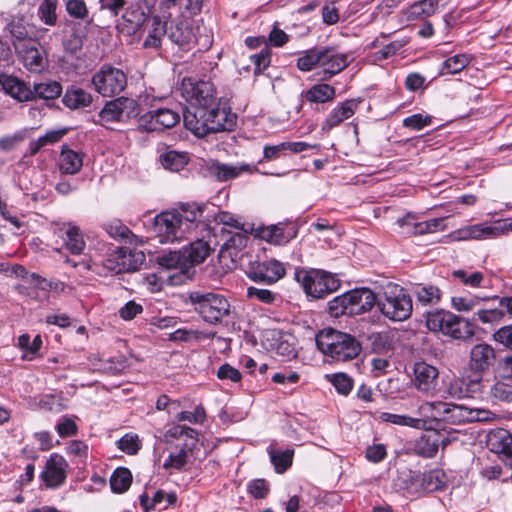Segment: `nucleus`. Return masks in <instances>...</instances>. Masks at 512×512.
<instances>
[{
	"label": "nucleus",
	"mask_w": 512,
	"mask_h": 512,
	"mask_svg": "<svg viewBox=\"0 0 512 512\" xmlns=\"http://www.w3.org/2000/svg\"><path fill=\"white\" fill-rule=\"evenodd\" d=\"M359 101L355 99L346 100L341 103L338 107L334 108L325 121L322 124L323 131H330L334 127L338 126L344 120L349 119L354 115L358 108Z\"/></svg>",
	"instance_id": "nucleus-24"
},
{
	"label": "nucleus",
	"mask_w": 512,
	"mask_h": 512,
	"mask_svg": "<svg viewBox=\"0 0 512 512\" xmlns=\"http://www.w3.org/2000/svg\"><path fill=\"white\" fill-rule=\"evenodd\" d=\"M215 219L217 223L222 224V228L225 229L233 231H252V227L249 224L242 222L238 217L229 212H220Z\"/></svg>",
	"instance_id": "nucleus-49"
},
{
	"label": "nucleus",
	"mask_w": 512,
	"mask_h": 512,
	"mask_svg": "<svg viewBox=\"0 0 512 512\" xmlns=\"http://www.w3.org/2000/svg\"><path fill=\"white\" fill-rule=\"evenodd\" d=\"M317 348L327 357L346 362L359 356L361 343L352 335L332 328H326L316 335Z\"/></svg>",
	"instance_id": "nucleus-4"
},
{
	"label": "nucleus",
	"mask_w": 512,
	"mask_h": 512,
	"mask_svg": "<svg viewBox=\"0 0 512 512\" xmlns=\"http://www.w3.org/2000/svg\"><path fill=\"white\" fill-rule=\"evenodd\" d=\"M413 383L417 390L430 392L435 389L439 375L438 369L426 362H417L414 365Z\"/></svg>",
	"instance_id": "nucleus-21"
},
{
	"label": "nucleus",
	"mask_w": 512,
	"mask_h": 512,
	"mask_svg": "<svg viewBox=\"0 0 512 512\" xmlns=\"http://www.w3.org/2000/svg\"><path fill=\"white\" fill-rule=\"evenodd\" d=\"M443 411L445 422L457 425L470 422V408L465 405L445 402Z\"/></svg>",
	"instance_id": "nucleus-34"
},
{
	"label": "nucleus",
	"mask_w": 512,
	"mask_h": 512,
	"mask_svg": "<svg viewBox=\"0 0 512 512\" xmlns=\"http://www.w3.org/2000/svg\"><path fill=\"white\" fill-rule=\"evenodd\" d=\"M160 162L165 169L178 172L188 164L189 156L186 152L167 150L160 155Z\"/></svg>",
	"instance_id": "nucleus-35"
},
{
	"label": "nucleus",
	"mask_w": 512,
	"mask_h": 512,
	"mask_svg": "<svg viewBox=\"0 0 512 512\" xmlns=\"http://www.w3.org/2000/svg\"><path fill=\"white\" fill-rule=\"evenodd\" d=\"M258 236L269 243L281 245L289 241V237L285 236L284 229L277 225L260 228Z\"/></svg>",
	"instance_id": "nucleus-47"
},
{
	"label": "nucleus",
	"mask_w": 512,
	"mask_h": 512,
	"mask_svg": "<svg viewBox=\"0 0 512 512\" xmlns=\"http://www.w3.org/2000/svg\"><path fill=\"white\" fill-rule=\"evenodd\" d=\"M182 251L187 266H193L202 263L210 255L212 248L208 241L204 239H196Z\"/></svg>",
	"instance_id": "nucleus-27"
},
{
	"label": "nucleus",
	"mask_w": 512,
	"mask_h": 512,
	"mask_svg": "<svg viewBox=\"0 0 512 512\" xmlns=\"http://www.w3.org/2000/svg\"><path fill=\"white\" fill-rule=\"evenodd\" d=\"M53 233L64 241L65 247L75 255L81 254L85 248L83 235L72 223H54Z\"/></svg>",
	"instance_id": "nucleus-17"
},
{
	"label": "nucleus",
	"mask_w": 512,
	"mask_h": 512,
	"mask_svg": "<svg viewBox=\"0 0 512 512\" xmlns=\"http://www.w3.org/2000/svg\"><path fill=\"white\" fill-rule=\"evenodd\" d=\"M0 85L7 94L20 102L33 101L37 98L54 100L62 94V85L55 80L34 83L31 88L16 76L0 74Z\"/></svg>",
	"instance_id": "nucleus-6"
},
{
	"label": "nucleus",
	"mask_w": 512,
	"mask_h": 512,
	"mask_svg": "<svg viewBox=\"0 0 512 512\" xmlns=\"http://www.w3.org/2000/svg\"><path fill=\"white\" fill-rule=\"evenodd\" d=\"M205 205L185 203L164 211L154 219V231L161 243H174L186 238L200 224Z\"/></svg>",
	"instance_id": "nucleus-2"
},
{
	"label": "nucleus",
	"mask_w": 512,
	"mask_h": 512,
	"mask_svg": "<svg viewBox=\"0 0 512 512\" xmlns=\"http://www.w3.org/2000/svg\"><path fill=\"white\" fill-rule=\"evenodd\" d=\"M67 467L68 464L65 458L57 453H53L47 460L45 468L40 474V478L47 487L57 488L66 480Z\"/></svg>",
	"instance_id": "nucleus-16"
},
{
	"label": "nucleus",
	"mask_w": 512,
	"mask_h": 512,
	"mask_svg": "<svg viewBox=\"0 0 512 512\" xmlns=\"http://www.w3.org/2000/svg\"><path fill=\"white\" fill-rule=\"evenodd\" d=\"M267 335V339L271 341V350L288 358L295 356L294 337L291 334L280 330H271Z\"/></svg>",
	"instance_id": "nucleus-26"
},
{
	"label": "nucleus",
	"mask_w": 512,
	"mask_h": 512,
	"mask_svg": "<svg viewBox=\"0 0 512 512\" xmlns=\"http://www.w3.org/2000/svg\"><path fill=\"white\" fill-rule=\"evenodd\" d=\"M319 49V68L323 71L322 80H329L343 71L351 62L349 53L339 52L335 47H322Z\"/></svg>",
	"instance_id": "nucleus-13"
},
{
	"label": "nucleus",
	"mask_w": 512,
	"mask_h": 512,
	"mask_svg": "<svg viewBox=\"0 0 512 512\" xmlns=\"http://www.w3.org/2000/svg\"><path fill=\"white\" fill-rule=\"evenodd\" d=\"M92 84L103 97H113L124 90L127 77L121 69L104 65L93 75Z\"/></svg>",
	"instance_id": "nucleus-10"
},
{
	"label": "nucleus",
	"mask_w": 512,
	"mask_h": 512,
	"mask_svg": "<svg viewBox=\"0 0 512 512\" xmlns=\"http://www.w3.org/2000/svg\"><path fill=\"white\" fill-rule=\"evenodd\" d=\"M157 262L161 267L167 269H184L187 267L182 250L163 253L157 257Z\"/></svg>",
	"instance_id": "nucleus-45"
},
{
	"label": "nucleus",
	"mask_w": 512,
	"mask_h": 512,
	"mask_svg": "<svg viewBox=\"0 0 512 512\" xmlns=\"http://www.w3.org/2000/svg\"><path fill=\"white\" fill-rule=\"evenodd\" d=\"M493 337L496 342L512 350V324L499 328Z\"/></svg>",
	"instance_id": "nucleus-64"
},
{
	"label": "nucleus",
	"mask_w": 512,
	"mask_h": 512,
	"mask_svg": "<svg viewBox=\"0 0 512 512\" xmlns=\"http://www.w3.org/2000/svg\"><path fill=\"white\" fill-rule=\"evenodd\" d=\"M247 491L255 499H263L268 495L270 489L265 479H254L248 483Z\"/></svg>",
	"instance_id": "nucleus-57"
},
{
	"label": "nucleus",
	"mask_w": 512,
	"mask_h": 512,
	"mask_svg": "<svg viewBox=\"0 0 512 512\" xmlns=\"http://www.w3.org/2000/svg\"><path fill=\"white\" fill-rule=\"evenodd\" d=\"M472 60L471 55L463 53L447 58L441 65L440 75H453L461 72Z\"/></svg>",
	"instance_id": "nucleus-36"
},
{
	"label": "nucleus",
	"mask_w": 512,
	"mask_h": 512,
	"mask_svg": "<svg viewBox=\"0 0 512 512\" xmlns=\"http://www.w3.org/2000/svg\"><path fill=\"white\" fill-rule=\"evenodd\" d=\"M426 326L432 332H440L461 342L470 341L476 334L474 319H465L443 309L427 312Z\"/></svg>",
	"instance_id": "nucleus-5"
},
{
	"label": "nucleus",
	"mask_w": 512,
	"mask_h": 512,
	"mask_svg": "<svg viewBox=\"0 0 512 512\" xmlns=\"http://www.w3.org/2000/svg\"><path fill=\"white\" fill-rule=\"evenodd\" d=\"M449 443L448 438L441 432L429 429L416 442L415 450L417 454L423 457H433L439 446L445 447Z\"/></svg>",
	"instance_id": "nucleus-22"
},
{
	"label": "nucleus",
	"mask_w": 512,
	"mask_h": 512,
	"mask_svg": "<svg viewBox=\"0 0 512 512\" xmlns=\"http://www.w3.org/2000/svg\"><path fill=\"white\" fill-rule=\"evenodd\" d=\"M452 275L455 278H458L462 281V283L469 287H481L482 282L484 280V275L481 272H473L468 274L465 270H455Z\"/></svg>",
	"instance_id": "nucleus-55"
},
{
	"label": "nucleus",
	"mask_w": 512,
	"mask_h": 512,
	"mask_svg": "<svg viewBox=\"0 0 512 512\" xmlns=\"http://www.w3.org/2000/svg\"><path fill=\"white\" fill-rule=\"evenodd\" d=\"M166 36L171 42L185 46L191 42L193 33L185 22L178 21L171 22L169 26L166 25Z\"/></svg>",
	"instance_id": "nucleus-31"
},
{
	"label": "nucleus",
	"mask_w": 512,
	"mask_h": 512,
	"mask_svg": "<svg viewBox=\"0 0 512 512\" xmlns=\"http://www.w3.org/2000/svg\"><path fill=\"white\" fill-rule=\"evenodd\" d=\"M147 19L146 14L139 8H130L125 11L122 16L123 22L119 24L122 33L128 35L136 33Z\"/></svg>",
	"instance_id": "nucleus-30"
},
{
	"label": "nucleus",
	"mask_w": 512,
	"mask_h": 512,
	"mask_svg": "<svg viewBox=\"0 0 512 512\" xmlns=\"http://www.w3.org/2000/svg\"><path fill=\"white\" fill-rule=\"evenodd\" d=\"M62 102L69 109L85 108L92 103V96L80 87L71 86L63 95Z\"/></svg>",
	"instance_id": "nucleus-28"
},
{
	"label": "nucleus",
	"mask_w": 512,
	"mask_h": 512,
	"mask_svg": "<svg viewBox=\"0 0 512 512\" xmlns=\"http://www.w3.org/2000/svg\"><path fill=\"white\" fill-rule=\"evenodd\" d=\"M443 219L435 218L428 221L418 222L414 214L408 213L397 220L398 225L406 235H423L433 233L441 229Z\"/></svg>",
	"instance_id": "nucleus-19"
},
{
	"label": "nucleus",
	"mask_w": 512,
	"mask_h": 512,
	"mask_svg": "<svg viewBox=\"0 0 512 512\" xmlns=\"http://www.w3.org/2000/svg\"><path fill=\"white\" fill-rule=\"evenodd\" d=\"M276 293L272 292L269 289H263L258 287H248L247 288V297L249 299H255L264 304H272L276 300Z\"/></svg>",
	"instance_id": "nucleus-56"
},
{
	"label": "nucleus",
	"mask_w": 512,
	"mask_h": 512,
	"mask_svg": "<svg viewBox=\"0 0 512 512\" xmlns=\"http://www.w3.org/2000/svg\"><path fill=\"white\" fill-rule=\"evenodd\" d=\"M376 304L381 313L392 321L407 320L413 310L410 295L402 286L392 282L382 287Z\"/></svg>",
	"instance_id": "nucleus-7"
},
{
	"label": "nucleus",
	"mask_w": 512,
	"mask_h": 512,
	"mask_svg": "<svg viewBox=\"0 0 512 512\" xmlns=\"http://www.w3.org/2000/svg\"><path fill=\"white\" fill-rule=\"evenodd\" d=\"M443 0H421L409 9V18L424 19L434 15Z\"/></svg>",
	"instance_id": "nucleus-38"
},
{
	"label": "nucleus",
	"mask_w": 512,
	"mask_h": 512,
	"mask_svg": "<svg viewBox=\"0 0 512 512\" xmlns=\"http://www.w3.org/2000/svg\"><path fill=\"white\" fill-rule=\"evenodd\" d=\"M105 231L114 239H124L128 237L129 229L119 220H113L104 224Z\"/></svg>",
	"instance_id": "nucleus-63"
},
{
	"label": "nucleus",
	"mask_w": 512,
	"mask_h": 512,
	"mask_svg": "<svg viewBox=\"0 0 512 512\" xmlns=\"http://www.w3.org/2000/svg\"><path fill=\"white\" fill-rule=\"evenodd\" d=\"M180 90L189 102V106L183 110L184 125L194 135L204 137L209 133L232 131L235 128L236 114L225 99L217 96L211 81L184 78Z\"/></svg>",
	"instance_id": "nucleus-1"
},
{
	"label": "nucleus",
	"mask_w": 512,
	"mask_h": 512,
	"mask_svg": "<svg viewBox=\"0 0 512 512\" xmlns=\"http://www.w3.org/2000/svg\"><path fill=\"white\" fill-rule=\"evenodd\" d=\"M295 279L308 296L317 299L324 298L340 286L334 275L320 269H296Z\"/></svg>",
	"instance_id": "nucleus-9"
},
{
	"label": "nucleus",
	"mask_w": 512,
	"mask_h": 512,
	"mask_svg": "<svg viewBox=\"0 0 512 512\" xmlns=\"http://www.w3.org/2000/svg\"><path fill=\"white\" fill-rule=\"evenodd\" d=\"M335 88L328 84H316L305 92V98L312 103H325L334 99Z\"/></svg>",
	"instance_id": "nucleus-37"
},
{
	"label": "nucleus",
	"mask_w": 512,
	"mask_h": 512,
	"mask_svg": "<svg viewBox=\"0 0 512 512\" xmlns=\"http://www.w3.org/2000/svg\"><path fill=\"white\" fill-rule=\"evenodd\" d=\"M512 232V218L496 221L492 225L486 224H475L467 226L458 231V238L461 240L467 239H491L501 235H505Z\"/></svg>",
	"instance_id": "nucleus-12"
},
{
	"label": "nucleus",
	"mask_w": 512,
	"mask_h": 512,
	"mask_svg": "<svg viewBox=\"0 0 512 512\" xmlns=\"http://www.w3.org/2000/svg\"><path fill=\"white\" fill-rule=\"evenodd\" d=\"M432 117L420 113L413 114L403 120V126L412 130H421L430 125Z\"/></svg>",
	"instance_id": "nucleus-58"
},
{
	"label": "nucleus",
	"mask_w": 512,
	"mask_h": 512,
	"mask_svg": "<svg viewBox=\"0 0 512 512\" xmlns=\"http://www.w3.org/2000/svg\"><path fill=\"white\" fill-rule=\"evenodd\" d=\"M445 408V402H425L418 408V418H422L426 421V424L430 420H443V410Z\"/></svg>",
	"instance_id": "nucleus-43"
},
{
	"label": "nucleus",
	"mask_w": 512,
	"mask_h": 512,
	"mask_svg": "<svg viewBox=\"0 0 512 512\" xmlns=\"http://www.w3.org/2000/svg\"><path fill=\"white\" fill-rule=\"evenodd\" d=\"M57 6L58 0H43L38 8L39 19L48 26H55L58 19Z\"/></svg>",
	"instance_id": "nucleus-46"
},
{
	"label": "nucleus",
	"mask_w": 512,
	"mask_h": 512,
	"mask_svg": "<svg viewBox=\"0 0 512 512\" xmlns=\"http://www.w3.org/2000/svg\"><path fill=\"white\" fill-rule=\"evenodd\" d=\"M420 481L424 491L433 492L444 487L446 475L442 470L434 469L422 474Z\"/></svg>",
	"instance_id": "nucleus-40"
},
{
	"label": "nucleus",
	"mask_w": 512,
	"mask_h": 512,
	"mask_svg": "<svg viewBox=\"0 0 512 512\" xmlns=\"http://www.w3.org/2000/svg\"><path fill=\"white\" fill-rule=\"evenodd\" d=\"M349 311L347 292L335 297L328 303V312L332 317L338 318L342 315H349Z\"/></svg>",
	"instance_id": "nucleus-50"
},
{
	"label": "nucleus",
	"mask_w": 512,
	"mask_h": 512,
	"mask_svg": "<svg viewBox=\"0 0 512 512\" xmlns=\"http://www.w3.org/2000/svg\"><path fill=\"white\" fill-rule=\"evenodd\" d=\"M132 483V474L127 468H117L111 478L110 486L113 492L123 493Z\"/></svg>",
	"instance_id": "nucleus-44"
},
{
	"label": "nucleus",
	"mask_w": 512,
	"mask_h": 512,
	"mask_svg": "<svg viewBox=\"0 0 512 512\" xmlns=\"http://www.w3.org/2000/svg\"><path fill=\"white\" fill-rule=\"evenodd\" d=\"M479 303L477 298L455 296L451 299L452 307L458 312L472 311Z\"/></svg>",
	"instance_id": "nucleus-62"
},
{
	"label": "nucleus",
	"mask_w": 512,
	"mask_h": 512,
	"mask_svg": "<svg viewBox=\"0 0 512 512\" xmlns=\"http://www.w3.org/2000/svg\"><path fill=\"white\" fill-rule=\"evenodd\" d=\"M148 30V35L143 42L145 49H159L161 47L162 38L166 35V22L159 16H153Z\"/></svg>",
	"instance_id": "nucleus-29"
},
{
	"label": "nucleus",
	"mask_w": 512,
	"mask_h": 512,
	"mask_svg": "<svg viewBox=\"0 0 512 512\" xmlns=\"http://www.w3.org/2000/svg\"><path fill=\"white\" fill-rule=\"evenodd\" d=\"M496 362V351L492 345L486 342H480L473 345L468 355V368L478 376V379L471 381L470 385L466 384L464 379H455L450 383L449 394L453 397L464 398L470 392H475L480 386L481 377L488 372Z\"/></svg>",
	"instance_id": "nucleus-3"
},
{
	"label": "nucleus",
	"mask_w": 512,
	"mask_h": 512,
	"mask_svg": "<svg viewBox=\"0 0 512 512\" xmlns=\"http://www.w3.org/2000/svg\"><path fill=\"white\" fill-rule=\"evenodd\" d=\"M189 299L194 310L208 324H221L232 313L228 299L218 293L193 291Z\"/></svg>",
	"instance_id": "nucleus-8"
},
{
	"label": "nucleus",
	"mask_w": 512,
	"mask_h": 512,
	"mask_svg": "<svg viewBox=\"0 0 512 512\" xmlns=\"http://www.w3.org/2000/svg\"><path fill=\"white\" fill-rule=\"evenodd\" d=\"M380 419L384 422H389L400 426H409L416 429H426V421L422 418H414L406 415L384 412L381 413Z\"/></svg>",
	"instance_id": "nucleus-42"
},
{
	"label": "nucleus",
	"mask_w": 512,
	"mask_h": 512,
	"mask_svg": "<svg viewBox=\"0 0 512 512\" xmlns=\"http://www.w3.org/2000/svg\"><path fill=\"white\" fill-rule=\"evenodd\" d=\"M349 315H360L370 311L377 303V298L368 288H356L347 292Z\"/></svg>",
	"instance_id": "nucleus-20"
},
{
	"label": "nucleus",
	"mask_w": 512,
	"mask_h": 512,
	"mask_svg": "<svg viewBox=\"0 0 512 512\" xmlns=\"http://www.w3.org/2000/svg\"><path fill=\"white\" fill-rule=\"evenodd\" d=\"M83 166V157L81 153L69 148H63L60 154V171L64 174L74 175L78 173Z\"/></svg>",
	"instance_id": "nucleus-32"
},
{
	"label": "nucleus",
	"mask_w": 512,
	"mask_h": 512,
	"mask_svg": "<svg viewBox=\"0 0 512 512\" xmlns=\"http://www.w3.org/2000/svg\"><path fill=\"white\" fill-rule=\"evenodd\" d=\"M250 231H241V230H229L222 228L221 234L226 237L224 246L229 249L233 248L236 250H240L246 246L248 236L247 234Z\"/></svg>",
	"instance_id": "nucleus-48"
},
{
	"label": "nucleus",
	"mask_w": 512,
	"mask_h": 512,
	"mask_svg": "<svg viewBox=\"0 0 512 512\" xmlns=\"http://www.w3.org/2000/svg\"><path fill=\"white\" fill-rule=\"evenodd\" d=\"M208 174L217 181L232 180L242 173H252L255 167L250 164H224L218 161H209L206 165Z\"/></svg>",
	"instance_id": "nucleus-18"
},
{
	"label": "nucleus",
	"mask_w": 512,
	"mask_h": 512,
	"mask_svg": "<svg viewBox=\"0 0 512 512\" xmlns=\"http://www.w3.org/2000/svg\"><path fill=\"white\" fill-rule=\"evenodd\" d=\"M14 46L16 51L21 55L24 65L30 71L38 72L44 68V58L33 40H29L28 43L22 45L14 43Z\"/></svg>",
	"instance_id": "nucleus-25"
},
{
	"label": "nucleus",
	"mask_w": 512,
	"mask_h": 512,
	"mask_svg": "<svg viewBox=\"0 0 512 512\" xmlns=\"http://www.w3.org/2000/svg\"><path fill=\"white\" fill-rule=\"evenodd\" d=\"M188 458V449L187 447H182L177 453L170 454L168 459L164 463V468H174L177 470L182 469L186 463Z\"/></svg>",
	"instance_id": "nucleus-60"
},
{
	"label": "nucleus",
	"mask_w": 512,
	"mask_h": 512,
	"mask_svg": "<svg viewBox=\"0 0 512 512\" xmlns=\"http://www.w3.org/2000/svg\"><path fill=\"white\" fill-rule=\"evenodd\" d=\"M118 448L127 454H136L140 449V440L137 435L125 434L118 440Z\"/></svg>",
	"instance_id": "nucleus-59"
},
{
	"label": "nucleus",
	"mask_w": 512,
	"mask_h": 512,
	"mask_svg": "<svg viewBox=\"0 0 512 512\" xmlns=\"http://www.w3.org/2000/svg\"><path fill=\"white\" fill-rule=\"evenodd\" d=\"M250 60L254 65L255 74H259L270 64V50L265 47L259 53L251 55Z\"/></svg>",
	"instance_id": "nucleus-61"
},
{
	"label": "nucleus",
	"mask_w": 512,
	"mask_h": 512,
	"mask_svg": "<svg viewBox=\"0 0 512 512\" xmlns=\"http://www.w3.org/2000/svg\"><path fill=\"white\" fill-rule=\"evenodd\" d=\"M180 121V115L168 108L151 110L139 119V127L147 132L163 131L174 127Z\"/></svg>",
	"instance_id": "nucleus-15"
},
{
	"label": "nucleus",
	"mask_w": 512,
	"mask_h": 512,
	"mask_svg": "<svg viewBox=\"0 0 512 512\" xmlns=\"http://www.w3.org/2000/svg\"><path fill=\"white\" fill-rule=\"evenodd\" d=\"M286 274L284 264L276 259L256 261L250 264L247 272L248 277L255 282L274 284Z\"/></svg>",
	"instance_id": "nucleus-14"
},
{
	"label": "nucleus",
	"mask_w": 512,
	"mask_h": 512,
	"mask_svg": "<svg viewBox=\"0 0 512 512\" xmlns=\"http://www.w3.org/2000/svg\"><path fill=\"white\" fill-rule=\"evenodd\" d=\"M319 49L313 48L304 52L297 60V67L301 71H310L314 67H319Z\"/></svg>",
	"instance_id": "nucleus-53"
},
{
	"label": "nucleus",
	"mask_w": 512,
	"mask_h": 512,
	"mask_svg": "<svg viewBox=\"0 0 512 512\" xmlns=\"http://www.w3.org/2000/svg\"><path fill=\"white\" fill-rule=\"evenodd\" d=\"M417 304L423 306L436 305L440 302L442 293L435 285L417 284L413 288Z\"/></svg>",
	"instance_id": "nucleus-33"
},
{
	"label": "nucleus",
	"mask_w": 512,
	"mask_h": 512,
	"mask_svg": "<svg viewBox=\"0 0 512 512\" xmlns=\"http://www.w3.org/2000/svg\"><path fill=\"white\" fill-rule=\"evenodd\" d=\"M512 442V434L507 430L501 429L489 435L488 444L491 450L497 454L507 455L510 444Z\"/></svg>",
	"instance_id": "nucleus-39"
},
{
	"label": "nucleus",
	"mask_w": 512,
	"mask_h": 512,
	"mask_svg": "<svg viewBox=\"0 0 512 512\" xmlns=\"http://www.w3.org/2000/svg\"><path fill=\"white\" fill-rule=\"evenodd\" d=\"M9 32L11 36L14 38V43L17 45H22L24 43H28L30 39L28 37V29L22 20L12 21L8 25Z\"/></svg>",
	"instance_id": "nucleus-54"
},
{
	"label": "nucleus",
	"mask_w": 512,
	"mask_h": 512,
	"mask_svg": "<svg viewBox=\"0 0 512 512\" xmlns=\"http://www.w3.org/2000/svg\"><path fill=\"white\" fill-rule=\"evenodd\" d=\"M270 457L273 465L275 466V470L278 473H283L292 464L293 451H272L270 452Z\"/></svg>",
	"instance_id": "nucleus-52"
},
{
	"label": "nucleus",
	"mask_w": 512,
	"mask_h": 512,
	"mask_svg": "<svg viewBox=\"0 0 512 512\" xmlns=\"http://www.w3.org/2000/svg\"><path fill=\"white\" fill-rule=\"evenodd\" d=\"M490 396L497 401L512 402V380L504 379L499 371L498 378L490 387Z\"/></svg>",
	"instance_id": "nucleus-41"
},
{
	"label": "nucleus",
	"mask_w": 512,
	"mask_h": 512,
	"mask_svg": "<svg viewBox=\"0 0 512 512\" xmlns=\"http://www.w3.org/2000/svg\"><path fill=\"white\" fill-rule=\"evenodd\" d=\"M67 14L76 20H86L89 10L84 0H67L65 2Z\"/></svg>",
	"instance_id": "nucleus-51"
},
{
	"label": "nucleus",
	"mask_w": 512,
	"mask_h": 512,
	"mask_svg": "<svg viewBox=\"0 0 512 512\" xmlns=\"http://www.w3.org/2000/svg\"><path fill=\"white\" fill-rule=\"evenodd\" d=\"M134 100L119 97L106 103L100 112V118L103 122L121 121L124 116L129 117L130 109L134 107Z\"/></svg>",
	"instance_id": "nucleus-23"
},
{
	"label": "nucleus",
	"mask_w": 512,
	"mask_h": 512,
	"mask_svg": "<svg viewBox=\"0 0 512 512\" xmlns=\"http://www.w3.org/2000/svg\"><path fill=\"white\" fill-rule=\"evenodd\" d=\"M145 259L142 251L120 248L105 260V267L115 274L132 272L139 269Z\"/></svg>",
	"instance_id": "nucleus-11"
}]
</instances>
